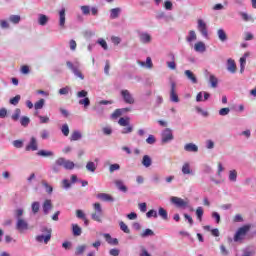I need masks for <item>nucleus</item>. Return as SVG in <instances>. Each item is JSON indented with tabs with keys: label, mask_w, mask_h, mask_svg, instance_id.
I'll return each mask as SVG.
<instances>
[{
	"label": "nucleus",
	"mask_w": 256,
	"mask_h": 256,
	"mask_svg": "<svg viewBox=\"0 0 256 256\" xmlns=\"http://www.w3.org/2000/svg\"><path fill=\"white\" fill-rule=\"evenodd\" d=\"M227 71H229V73L237 72V65L235 64V60L231 58L227 60Z\"/></svg>",
	"instance_id": "18"
},
{
	"label": "nucleus",
	"mask_w": 256,
	"mask_h": 256,
	"mask_svg": "<svg viewBox=\"0 0 256 256\" xmlns=\"http://www.w3.org/2000/svg\"><path fill=\"white\" fill-rule=\"evenodd\" d=\"M42 186L44 187L48 195H51L53 193V186H51L48 181L43 180Z\"/></svg>",
	"instance_id": "36"
},
{
	"label": "nucleus",
	"mask_w": 256,
	"mask_h": 256,
	"mask_svg": "<svg viewBox=\"0 0 256 256\" xmlns=\"http://www.w3.org/2000/svg\"><path fill=\"white\" fill-rule=\"evenodd\" d=\"M9 21H10V23H13V25H19V23H21V16L20 15H10Z\"/></svg>",
	"instance_id": "43"
},
{
	"label": "nucleus",
	"mask_w": 256,
	"mask_h": 256,
	"mask_svg": "<svg viewBox=\"0 0 256 256\" xmlns=\"http://www.w3.org/2000/svg\"><path fill=\"white\" fill-rule=\"evenodd\" d=\"M86 169L90 173H95V171H97V164H95V162H93V161H89L86 164Z\"/></svg>",
	"instance_id": "34"
},
{
	"label": "nucleus",
	"mask_w": 256,
	"mask_h": 256,
	"mask_svg": "<svg viewBox=\"0 0 256 256\" xmlns=\"http://www.w3.org/2000/svg\"><path fill=\"white\" fill-rule=\"evenodd\" d=\"M184 75L187 77L188 81L193 83V85H197V76H195L191 70L184 71Z\"/></svg>",
	"instance_id": "17"
},
{
	"label": "nucleus",
	"mask_w": 256,
	"mask_h": 256,
	"mask_svg": "<svg viewBox=\"0 0 256 256\" xmlns=\"http://www.w3.org/2000/svg\"><path fill=\"white\" fill-rule=\"evenodd\" d=\"M119 15H121V8H112L110 10V19H117L119 18Z\"/></svg>",
	"instance_id": "32"
},
{
	"label": "nucleus",
	"mask_w": 256,
	"mask_h": 256,
	"mask_svg": "<svg viewBox=\"0 0 256 256\" xmlns=\"http://www.w3.org/2000/svg\"><path fill=\"white\" fill-rule=\"evenodd\" d=\"M65 8H62L59 11V27H61V29H65Z\"/></svg>",
	"instance_id": "23"
},
{
	"label": "nucleus",
	"mask_w": 256,
	"mask_h": 256,
	"mask_svg": "<svg viewBox=\"0 0 256 256\" xmlns=\"http://www.w3.org/2000/svg\"><path fill=\"white\" fill-rule=\"evenodd\" d=\"M58 93H59V95L67 96V95H69V93H71V88H70V86H65L63 88H60L58 90Z\"/></svg>",
	"instance_id": "47"
},
{
	"label": "nucleus",
	"mask_w": 256,
	"mask_h": 256,
	"mask_svg": "<svg viewBox=\"0 0 256 256\" xmlns=\"http://www.w3.org/2000/svg\"><path fill=\"white\" fill-rule=\"evenodd\" d=\"M83 233V229L79 226V224H72V235L74 237H81Z\"/></svg>",
	"instance_id": "26"
},
{
	"label": "nucleus",
	"mask_w": 256,
	"mask_h": 256,
	"mask_svg": "<svg viewBox=\"0 0 256 256\" xmlns=\"http://www.w3.org/2000/svg\"><path fill=\"white\" fill-rule=\"evenodd\" d=\"M187 43H193V41H197V34L195 30H190L188 36L186 37Z\"/></svg>",
	"instance_id": "33"
},
{
	"label": "nucleus",
	"mask_w": 256,
	"mask_h": 256,
	"mask_svg": "<svg viewBox=\"0 0 256 256\" xmlns=\"http://www.w3.org/2000/svg\"><path fill=\"white\" fill-rule=\"evenodd\" d=\"M119 227H120L121 231H123V233H127V234L131 233V230L129 229V226H127V224H125V222L120 221L119 222Z\"/></svg>",
	"instance_id": "48"
},
{
	"label": "nucleus",
	"mask_w": 256,
	"mask_h": 256,
	"mask_svg": "<svg viewBox=\"0 0 256 256\" xmlns=\"http://www.w3.org/2000/svg\"><path fill=\"white\" fill-rule=\"evenodd\" d=\"M194 50L196 53H205L207 51V47L205 46L204 42L200 41L194 45Z\"/></svg>",
	"instance_id": "21"
},
{
	"label": "nucleus",
	"mask_w": 256,
	"mask_h": 256,
	"mask_svg": "<svg viewBox=\"0 0 256 256\" xmlns=\"http://www.w3.org/2000/svg\"><path fill=\"white\" fill-rule=\"evenodd\" d=\"M31 209H32L33 215H37V213H39V209H41V204L35 201L31 204Z\"/></svg>",
	"instance_id": "44"
},
{
	"label": "nucleus",
	"mask_w": 256,
	"mask_h": 256,
	"mask_svg": "<svg viewBox=\"0 0 256 256\" xmlns=\"http://www.w3.org/2000/svg\"><path fill=\"white\" fill-rule=\"evenodd\" d=\"M12 121H19L21 119V108H16L14 113L11 115Z\"/></svg>",
	"instance_id": "40"
},
{
	"label": "nucleus",
	"mask_w": 256,
	"mask_h": 256,
	"mask_svg": "<svg viewBox=\"0 0 256 256\" xmlns=\"http://www.w3.org/2000/svg\"><path fill=\"white\" fill-rule=\"evenodd\" d=\"M197 23V29L199 33H201L204 39H209V29L207 28V23H205V21L202 19H199Z\"/></svg>",
	"instance_id": "7"
},
{
	"label": "nucleus",
	"mask_w": 256,
	"mask_h": 256,
	"mask_svg": "<svg viewBox=\"0 0 256 256\" xmlns=\"http://www.w3.org/2000/svg\"><path fill=\"white\" fill-rule=\"evenodd\" d=\"M171 203H173V205H175L179 209H187V207H190L189 206V201L184 200V199H182L180 197H177V196H172L171 197Z\"/></svg>",
	"instance_id": "6"
},
{
	"label": "nucleus",
	"mask_w": 256,
	"mask_h": 256,
	"mask_svg": "<svg viewBox=\"0 0 256 256\" xmlns=\"http://www.w3.org/2000/svg\"><path fill=\"white\" fill-rule=\"evenodd\" d=\"M102 133L104 135H112L113 134V128H111V126H106L102 129Z\"/></svg>",
	"instance_id": "62"
},
{
	"label": "nucleus",
	"mask_w": 256,
	"mask_h": 256,
	"mask_svg": "<svg viewBox=\"0 0 256 256\" xmlns=\"http://www.w3.org/2000/svg\"><path fill=\"white\" fill-rule=\"evenodd\" d=\"M158 215L164 219V221H167L169 219V214L167 213V210H165L163 207H160L158 209Z\"/></svg>",
	"instance_id": "42"
},
{
	"label": "nucleus",
	"mask_w": 256,
	"mask_h": 256,
	"mask_svg": "<svg viewBox=\"0 0 256 256\" xmlns=\"http://www.w3.org/2000/svg\"><path fill=\"white\" fill-rule=\"evenodd\" d=\"M155 235V232H153V230L147 228L145 229L141 234L140 237H142V239H145L147 237H153Z\"/></svg>",
	"instance_id": "39"
},
{
	"label": "nucleus",
	"mask_w": 256,
	"mask_h": 256,
	"mask_svg": "<svg viewBox=\"0 0 256 256\" xmlns=\"http://www.w3.org/2000/svg\"><path fill=\"white\" fill-rule=\"evenodd\" d=\"M218 113H219L220 117H226V115L231 113V109L229 107L222 108V109L219 110Z\"/></svg>",
	"instance_id": "54"
},
{
	"label": "nucleus",
	"mask_w": 256,
	"mask_h": 256,
	"mask_svg": "<svg viewBox=\"0 0 256 256\" xmlns=\"http://www.w3.org/2000/svg\"><path fill=\"white\" fill-rule=\"evenodd\" d=\"M53 209V202L51 199H46L42 204V211L44 215H49L50 211Z\"/></svg>",
	"instance_id": "11"
},
{
	"label": "nucleus",
	"mask_w": 256,
	"mask_h": 256,
	"mask_svg": "<svg viewBox=\"0 0 256 256\" xmlns=\"http://www.w3.org/2000/svg\"><path fill=\"white\" fill-rule=\"evenodd\" d=\"M120 95L127 105H134L135 104V97H133V94L127 89L121 90Z\"/></svg>",
	"instance_id": "5"
},
{
	"label": "nucleus",
	"mask_w": 256,
	"mask_h": 256,
	"mask_svg": "<svg viewBox=\"0 0 256 256\" xmlns=\"http://www.w3.org/2000/svg\"><path fill=\"white\" fill-rule=\"evenodd\" d=\"M141 163H142L143 167H145L146 169H149V167H151V165H153V160L151 159V156L144 155Z\"/></svg>",
	"instance_id": "22"
},
{
	"label": "nucleus",
	"mask_w": 256,
	"mask_h": 256,
	"mask_svg": "<svg viewBox=\"0 0 256 256\" xmlns=\"http://www.w3.org/2000/svg\"><path fill=\"white\" fill-rule=\"evenodd\" d=\"M118 125H120V127H127L131 125V122H129V118L122 117L119 119Z\"/></svg>",
	"instance_id": "46"
},
{
	"label": "nucleus",
	"mask_w": 256,
	"mask_h": 256,
	"mask_svg": "<svg viewBox=\"0 0 256 256\" xmlns=\"http://www.w3.org/2000/svg\"><path fill=\"white\" fill-rule=\"evenodd\" d=\"M29 123H31V118H29L28 116L20 117V125L22 127H29Z\"/></svg>",
	"instance_id": "41"
},
{
	"label": "nucleus",
	"mask_w": 256,
	"mask_h": 256,
	"mask_svg": "<svg viewBox=\"0 0 256 256\" xmlns=\"http://www.w3.org/2000/svg\"><path fill=\"white\" fill-rule=\"evenodd\" d=\"M13 147H15L16 149H22L23 147V140H14L12 142Z\"/></svg>",
	"instance_id": "60"
},
{
	"label": "nucleus",
	"mask_w": 256,
	"mask_h": 256,
	"mask_svg": "<svg viewBox=\"0 0 256 256\" xmlns=\"http://www.w3.org/2000/svg\"><path fill=\"white\" fill-rule=\"evenodd\" d=\"M122 135H129V133H133V125H128L125 126L122 130H121Z\"/></svg>",
	"instance_id": "51"
},
{
	"label": "nucleus",
	"mask_w": 256,
	"mask_h": 256,
	"mask_svg": "<svg viewBox=\"0 0 256 256\" xmlns=\"http://www.w3.org/2000/svg\"><path fill=\"white\" fill-rule=\"evenodd\" d=\"M101 217H103V212H94L91 214V219L97 221V223H102L103 220Z\"/></svg>",
	"instance_id": "35"
},
{
	"label": "nucleus",
	"mask_w": 256,
	"mask_h": 256,
	"mask_svg": "<svg viewBox=\"0 0 256 256\" xmlns=\"http://www.w3.org/2000/svg\"><path fill=\"white\" fill-rule=\"evenodd\" d=\"M86 250H87V245H80L76 247L75 255L76 256L83 255V253H85Z\"/></svg>",
	"instance_id": "45"
},
{
	"label": "nucleus",
	"mask_w": 256,
	"mask_h": 256,
	"mask_svg": "<svg viewBox=\"0 0 256 256\" xmlns=\"http://www.w3.org/2000/svg\"><path fill=\"white\" fill-rule=\"evenodd\" d=\"M49 23V17L45 14H38V24L45 27Z\"/></svg>",
	"instance_id": "28"
},
{
	"label": "nucleus",
	"mask_w": 256,
	"mask_h": 256,
	"mask_svg": "<svg viewBox=\"0 0 256 256\" xmlns=\"http://www.w3.org/2000/svg\"><path fill=\"white\" fill-rule=\"evenodd\" d=\"M37 155L39 157H53V155H55L53 153V151H49V150H40L37 152Z\"/></svg>",
	"instance_id": "38"
},
{
	"label": "nucleus",
	"mask_w": 256,
	"mask_h": 256,
	"mask_svg": "<svg viewBox=\"0 0 256 256\" xmlns=\"http://www.w3.org/2000/svg\"><path fill=\"white\" fill-rule=\"evenodd\" d=\"M16 229L20 233H23V231H29V223L25 219H18L16 221Z\"/></svg>",
	"instance_id": "10"
},
{
	"label": "nucleus",
	"mask_w": 256,
	"mask_h": 256,
	"mask_svg": "<svg viewBox=\"0 0 256 256\" xmlns=\"http://www.w3.org/2000/svg\"><path fill=\"white\" fill-rule=\"evenodd\" d=\"M249 231H251V225H244L238 228L234 235V242L240 243V241H243V239H245Z\"/></svg>",
	"instance_id": "2"
},
{
	"label": "nucleus",
	"mask_w": 256,
	"mask_h": 256,
	"mask_svg": "<svg viewBox=\"0 0 256 256\" xmlns=\"http://www.w3.org/2000/svg\"><path fill=\"white\" fill-rule=\"evenodd\" d=\"M45 106V99H40L39 101H37L35 104H34V108L36 109V111H39V109H41L42 107Z\"/></svg>",
	"instance_id": "53"
},
{
	"label": "nucleus",
	"mask_w": 256,
	"mask_h": 256,
	"mask_svg": "<svg viewBox=\"0 0 256 256\" xmlns=\"http://www.w3.org/2000/svg\"><path fill=\"white\" fill-rule=\"evenodd\" d=\"M170 85V101L172 103H179V95H177V84L172 81Z\"/></svg>",
	"instance_id": "8"
},
{
	"label": "nucleus",
	"mask_w": 256,
	"mask_h": 256,
	"mask_svg": "<svg viewBox=\"0 0 256 256\" xmlns=\"http://www.w3.org/2000/svg\"><path fill=\"white\" fill-rule=\"evenodd\" d=\"M217 37L219 39V41H221V43H227L228 41V37H227V32H225V30L223 28H219L217 30Z\"/></svg>",
	"instance_id": "14"
},
{
	"label": "nucleus",
	"mask_w": 256,
	"mask_h": 256,
	"mask_svg": "<svg viewBox=\"0 0 256 256\" xmlns=\"http://www.w3.org/2000/svg\"><path fill=\"white\" fill-rule=\"evenodd\" d=\"M83 15H89V13H91V7L84 5L80 7Z\"/></svg>",
	"instance_id": "63"
},
{
	"label": "nucleus",
	"mask_w": 256,
	"mask_h": 256,
	"mask_svg": "<svg viewBox=\"0 0 256 256\" xmlns=\"http://www.w3.org/2000/svg\"><path fill=\"white\" fill-rule=\"evenodd\" d=\"M184 151H187V153H197L199 147L195 143H187L184 145Z\"/></svg>",
	"instance_id": "15"
},
{
	"label": "nucleus",
	"mask_w": 256,
	"mask_h": 256,
	"mask_svg": "<svg viewBox=\"0 0 256 256\" xmlns=\"http://www.w3.org/2000/svg\"><path fill=\"white\" fill-rule=\"evenodd\" d=\"M103 236L109 245H119V240L117 238L111 237V234L105 233Z\"/></svg>",
	"instance_id": "25"
},
{
	"label": "nucleus",
	"mask_w": 256,
	"mask_h": 256,
	"mask_svg": "<svg viewBox=\"0 0 256 256\" xmlns=\"http://www.w3.org/2000/svg\"><path fill=\"white\" fill-rule=\"evenodd\" d=\"M61 167L63 164L61 162V158H58L55 163L51 166L53 173H61Z\"/></svg>",
	"instance_id": "20"
},
{
	"label": "nucleus",
	"mask_w": 256,
	"mask_h": 256,
	"mask_svg": "<svg viewBox=\"0 0 256 256\" xmlns=\"http://www.w3.org/2000/svg\"><path fill=\"white\" fill-rule=\"evenodd\" d=\"M23 213H24V210L22 208L16 209L14 211V217H15L16 221H19V219H23V218H21V217H23Z\"/></svg>",
	"instance_id": "50"
},
{
	"label": "nucleus",
	"mask_w": 256,
	"mask_h": 256,
	"mask_svg": "<svg viewBox=\"0 0 256 256\" xmlns=\"http://www.w3.org/2000/svg\"><path fill=\"white\" fill-rule=\"evenodd\" d=\"M60 161L62 163V167L66 169L67 171H72V169H75V163L71 160H67L65 158H60Z\"/></svg>",
	"instance_id": "13"
},
{
	"label": "nucleus",
	"mask_w": 256,
	"mask_h": 256,
	"mask_svg": "<svg viewBox=\"0 0 256 256\" xmlns=\"http://www.w3.org/2000/svg\"><path fill=\"white\" fill-rule=\"evenodd\" d=\"M146 217L148 219H151V217H154V219H157L158 215H157V210H149L147 213H146Z\"/></svg>",
	"instance_id": "58"
},
{
	"label": "nucleus",
	"mask_w": 256,
	"mask_h": 256,
	"mask_svg": "<svg viewBox=\"0 0 256 256\" xmlns=\"http://www.w3.org/2000/svg\"><path fill=\"white\" fill-rule=\"evenodd\" d=\"M196 216H197V219H199V221L203 220V207H198L196 209Z\"/></svg>",
	"instance_id": "59"
},
{
	"label": "nucleus",
	"mask_w": 256,
	"mask_h": 256,
	"mask_svg": "<svg viewBox=\"0 0 256 256\" xmlns=\"http://www.w3.org/2000/svg\"><path fill=\"white\" fill-rule=\"evenodd\" d=\"M239 15L245 23H255V18L250 14H247V12H239Z\"/></svg>",
	"instance_id": "19"
},
{
	"label": "nucleus",
	"mask_w": 256,
	"mask_h": 256,
	"mask_svg": "<svg viewBox=\"0 0 256 256\" xmlns=\"http://www.w3.org/2000/svg\"><path fill=\"white\" fill-rule=\"evenodd\" d=\"M138 38L140 43H142L143 45H149V43L153 41V37H151V34H149L148 32H139Z\"/></svg>",
	"instance_id": "9"
},
{
	"label": "nucleus",
	"mask_w": 256,
	"mask_h": 256,
	"mask_svg": "<svg viewBox=\"0 0 256 256\" xmlns=\"http://www.w3.org/2000/svg\"><path fill=\"white\" fill-rule=\"evenodd\" d=\"M66 66L73 73V75L76 76V78L80 79L81 81L85 79V75H83L80 70L81 64L79 62L73 63L71 61H67Z\"/></svg>",
	"instance_id": "1"
},
{
	"label": "nucleus",
	"mask_w": 256,
	"mask_h": 256,
	"mask_svg": "<svg viewBox=\"0 0 256 256\" xmlns=\"http://www.w3.org/2000/svg\"><path fill=\"white\" fill-rule=\"evenodd\" d=\"M119 169H121V165L115 163V164H111L109 166V172L110 173H115V171H119Z\"/></svg>",
	"instance_id": "57"
},
{
	"label": "nucleus",
	"mask_w": 256,
	"mask_h": 256,
	"mask_svg": "<svg viewBox=\"0 0 256 256\" xmlns=\"http://www.w3.org/2000/svg\"><path fill=\"white\" fill-rule=\"evenodd\" d=\"M183 175H195V172L191 170V165L189 163H184L182 166Z\"/></svg>",
	"instance_id": "30"
},
{
	"label": "nucleus",
	"mask_w": 256,
	"mask_h": 256,
	"mask_svg": "<svg viewBox=\"0 0 256 256\" xmlns=\"http://www.w3.org/2000/svg\"><path fill=\"white\" fill-rule=\"evenodd\" d=\"M209 83L212 89H217V85H219V79L215 75L211 74L209 76Z\"/></svg>",
	"instance_id": "31"
},
{
	"label": "nucleus",
	"mask_w": 256,
	"mask_h": 256,
	"mask_svg": "<svg viewBox=\"0 0 256 256\" xmlns=\"http://www.w3.org/2000/svg\"><path fill=\"white\" fill-rule=\"evenodd\" d=\"M39 149V146L37 144V138L31 137L28 145L26 146L25 150L26 151H37Z\"/></svg>",
	"instance_id": "12"
},
{
	"label": "nucleus",
	"mask_w": 256,
	"mask_h": 256,
	"mask_svg": "<svg viewBox=\"0 0 256 256\" xmlns=\"http://www.w3.org/2000/svg\"><path fill=\"white\" fill-rule=\"evenodd\" d=\"M97 43L102 47V49H104V51H107L109 49V46L107 45V41H105V39L99 38L97 40Z\"/></svg>",
	"instance_id": "52"
},
{
	"label": "nucleus",
	"mask_w": 256,
	"mask_h": 256,
	"mask_svg": "<svg viewBox=\"0 0 256 256\" xmlns=\"http://www.w3.org/2000/svg\"><path fill=\"white\" fill-rule=\"evenodd\" d=\"M255 39V36L251 32H245L244 33V41H253Z\"/></svg>",
	"instance_id": "61"
},
{
	"label": "nucleus",
	"mask_w": 256,
	"mask_h": 256,
	"mask_svg": "<svg viewBox=\"0 0 256 256\" xmlns=\"http://www.w3.org/2000/svg\"><path fill=\"white\" fill-rule=\"evenodd\" d=\"M114 183L118 191H121L122 193H127L128 188L127 186H125V183L123 182V180H115Z\"/></svg>",
	"instance_id": "24"
},
{
	"label": "nucleus",
	"mask_w": 256,
	"mask_h": 256,
	"mask_svg": "<svg viewBox=\"0 0 256 256\" xmlns=\"http://www.w3.org/2000/svg\"><path fill=\"white\" fill-rule=\"evenodd\" d=\"M61 132L64 135V137H69V125L63 124L61 127Z\"/></svg>",
	"instance_id": "55"
},
{
	"label": "nucleus",
	"mask_w": 256,
	"mask_h": 256,
	"mask_svg": "<svg viewBox=\"0 0 256 256\" xmlns=\"http://www.w3.org/2000/svg\"><path fill=\"white\" fill-rule=\"evenodd\" d=\"M111 42L113 43V45H119L121 43V38L118 36H112Z\"/></svg>",
	"instance_id": "64"
},
{
	"label": "nucleus",
	"mask_w": 256,
	"mask_h": 256,
	"mask_svg": "<svg viewBox=\"0 0 256 256\" xmlns=\"http://www.w3.org/2000/svg\"><path fill=\"white\" fill-rule=\"evenodd\" d=\"M228 179L231 183L237 182V170H230L228 174Z\"/></svg>",
	"instance_id": "37"
},
{
	"label": "nucleus",
	"mask_w": 256,
	"mask_h": 256,
	"mask_svg": "<svg viewBox=\"0 0 256 256\" xmlns=\"http://www.w3.org/2000/svg\"><path fill=\"white\" fill-rule=\"evenodd\" d=\"M146 143H147L148 145H155V143H157V138H155V137L153 136V134H150V135L148 136V138L146 139Z\"/></svg>",
	"instance_id": "56"
},
{
	"label": "nucleus",
	"mask_w": 256,
	"mask_h": 256,
	"mask_svg": "<svg viewBox=\"0 0 256 256\" xmlns=\"http://www.w3.org/2000/svg\"><path fill=\"white\" fill-rule=\"evenodd\" d=\"M161 143L162 145H167V143H171L175 136H173V130L171 128H165L161 131Z\"/></svg>",
	"instance_id": "4"
},
{
	"label": "nucleus",
	"mask_w": 256,
	"mask_h": 256,
	"mask_svg": "<svg viewBox=\"0 0 256 256\" xmlns=\"http://www.w3.org/2000/svg\"><path fill=\"white\" fill-rule=\"evenodd\" d=\"M36 241L37 243H45L47 245L51 241V236L50 234H40L36 236Z\"/></svg>",
	"instance_id": "16"
},
{
	"label": "nucleus",
	"mask_w": 256,
	"mask_h": 256,
	"mask_svg": "<svg viewBox=\"0 0 256 256\" xmlns=\"http://www.w3.org/2000/svg\"><path fill=\"white\" fill-rule=\"evenodd\" d=\"M83 134L79 130H74L70 136V141H81Z\"/></svg>",
	"instance_id": "27"
},
{
	"label": "nucleus",
	"mask_w": 256,
	"mask_h": 256,
	"mask_svg": "<svg viewBox=\"0 0 256 256\" xmlns=\"http://www.w3.org/2000/svg\"><path fill=\"white\" fill-rule=\"evenodd\" d=\"M20 101H21V95H16L15 97L9 100V103L10 105H14V107H16V105H19Z\"/></svg>",
	"instance_id": "49"
},
{
	"label": "nucleus",
	"mask_w": 256,
	"mask_h": 256,
	"mask_svg": "<svg viewBox=\"0 0 256 256\" xmlns=\"http://www.w3.org/2000/svg\"><path fill=\"white\" fill-rule=\"evenodd\" d=\"M97 199H101L102 201H108L110 203H113V201H115V199H113V197L107 193L97 194Z\"/></svg>",
	"instance_id": "29"
},
{
	"label": "nucleus",
	"mask_w": 256,
	"mask_h": 256,
	"mask_svg": "<svg viewBox=\"0 0 256 256\" xmlns=\"http://www.w3.org/2000/svg\"><path fill=\"white\" fill-rule=\"evenodd\" d=\"M89 92L87 90H81L76 93L79 105H83L84 109H87L91 105V100L88 97Z\"/></svg>",
	"instance_id": "3"
}]
</instances>
